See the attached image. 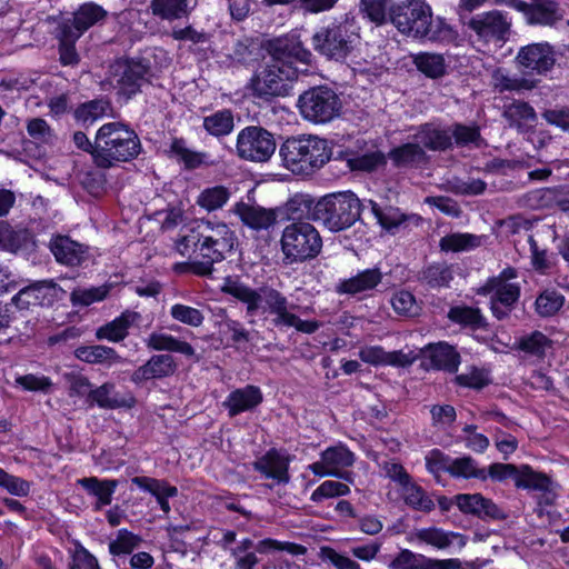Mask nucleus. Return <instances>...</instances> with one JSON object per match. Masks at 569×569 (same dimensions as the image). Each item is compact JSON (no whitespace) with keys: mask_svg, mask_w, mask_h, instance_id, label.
I'll use <instances>...</instances> for the list:
<instances>
[{"mask_svg":"<svg viewBox=\"0 0 569 569\" xmlns=\"http://www.w3.org/2000/svg\"><path fill=\"white\" fill-rule=\"evenodd\" d=\"M264 48L270 59L253 72L246 89L259 103H271L277 98L290 94L299 77L297 63L309 64L312 54L296 34L270 39Z\"/></svg>","mask_w":569,"mask_h":569,"instance_id":"1","label":"nucleus"},{"mask_svg":"<svg viewBox=\"0 0 569 569\" xmlns=\"http://www.w3.org/2000/svg\"><path fill=\"white\" fill-rule=\"evenodd\" d=\"M237 241L234 231L226 223L201 220L176 240V249L182 256L194 254L193 260L183 264L191 273L212 278L214 264L232 252Z\"/></svg>","mask_w":569,"mask_h":569,"instance_id":"2","label":"nucleus"},{"mask_svg":"<svg viewBox=\"0 0 569 569\" xmlns=\"http://www.w3.org/2000/svg\"><path fill=\"white\" fill-rule=\"evenodd\" d=\"M221 291L246 303L249 316H254L260 308L263 312L274 316L271 323L278 329L293 327L299 332L311 335L322 325L317 320L300 319L290 311L287 297L270 287H263L257 291L228 276L224 278Z\"/></svg>","mask_w":569,"mask_h":569,"instance_id":"3","label":"nucleus"},{"mask_svg":"<svg viewBox=\"0 0 569 569\" xmlns=\"http://www.w3.org/2000/svg\"><path fill=\"white\" fill-rule=\"evenodd\" d=\"M389 20L402 34L438 42H452L457 31L443 18H432L431 7L425 0H406L390 7Z\"/></svg>","mask_w":569,"mask_h":569,"instance_id":"4","label":"nucleus"},{"mask_svg":"<svg viewBox=\"0 0 569 569\" xmlns=\"http://www.w3.org/2000/svg\"><path fill=\"white\" fill-rule=\"evenodd\" d=\"M94 164L110 169L136 159L142 151L138 133L128 124L114 121L102 124L96 132Z\"/></svg>","mask_w":569,"mask_h":569,"instance_id":"5","label":"nucleus"},{"mask_svg":"<svg viewBox=\"0 0 569 569\" xmlns=\"http://www.w3.org/2000/svg\"><path fill=\"white\" fill-rule=\"evenodd\" d=\"M282 166L297 176H311L328 163L332 149L317 136L288 138L279 148Z\"/></svg>","mask_w":569,"mask_h":569,"instance_id":"6","label":"nucleus"},{"mask_svg":"<svg viewBox=\"0 0 569 569\" xmlns=\"http://www.w3.org/2000/svg\"><path fill=\"white\" fill-rule=\"evenodd\" d=\"M359 28L353 20H335L316 30L311 37L313 50L330 61L343 63L360 46Z\"/></svg>","mask_w":569,"mask_h":569,"instance_id":"7","label":"nucleus"},{"mask_svg":"<svg viewBox=\"0 0 569 569\" xmlns=\"http://www.w3.org/2000/svg\"><path fill=\"white\" fill-rule=\"evenodd\" d=\"M363 208L352 191L328 193L318 198L317 222L331 232H340L360 220Z\"/></svg>","mask_w":569,"mask_h":569,"instance_id":"8","label":"nucleus"},{"mask_svg":"<svg viewBox=\"0 0 569 569\" xmlns=\"http://www.w3.org/2000/svg\"><path fill=\"white\" fill-rule=\"evenodd\" d=\"M280 247L284 264L303 263L316 259L322 250V237L308 221L291 222L282 230Z\"/></svg>","mask_w":569,"mask_h":569,"instance_id":"9","label":"nucleus"},{"mask_svg":"<svg viewBox=\"0 0 569 569\" xmlns=\"http://www.w3.org/2000/svg\"><path fill=\"white\" fill-rule=\"evenodd\" d=\"M109 73L117 93L127 100L150 84L153 77L150 60L144 57H120L110 64Z\"/></svg>","mask_w":569,"mask_h":569,"instance_id":"10","label":"nucleus"},{"mask_svg":"<svg viewBox=\"0 0 569 569\" xmlns=\"http://www.w3.org/2000/svg\"><path fill=\"white\" fill-rule=\"evenodd\" d=\"M302 118L312 123H328L339 117L342 101L328 86H317L303 91L298 99Z\"/></svg>","mask_w":569,"mask_h":569,"instance_id":"11","label":"nucleus"},{"mask_svg":"<svg viewBox=\"0 0 569 569\" xmlns=\"http://www.w3.org/2000/svg\"><path fill=\"white\" fill-rule=\"evenodd\" d=\"M487 479L503 482L512 480L517 489L551 493L553 482L551 478L540 471L533 470L529 465L516 466L512 463L493 462L486 470Z\"/></svg>","mask_w":569,"mask_h":569,"instance_id":"12","label":"nucleus"},{"mask_svg":"<svg viewBox=\"0 0 569 569\" xmlns=\"http://www.w3.org/2000/svg\"><path fill=\"white\" fill-rule=\"evenodd\" d=\"M277 148L271 132L260 126H248L237 137L236 150L239 158L253 162H266Z\"/></svg>","mask_w":569,"mask_h":569,"instance_id":"13","label":"nucleus"},{"mask_svg":"<svg viewBox=\"0 0 569 569\" xmlns=\"http://www.w3.org/2000/svg\"><path fill=\"white\" fill-rule=\"evenodd\" d=\"M66 291L54 280H38L21 288L11 299L20 310L30 307H51L62 300Z\"/></svg>","mask_w":569,"mask_h":569,"instance_id":"14","label":"nucleus"},{"mask_svg":"<svg viewBox=\"0 0 569 569\" xmlns=\"http://www.w3.org/2000/svg\"><path fill=\"white\" fill-rule=\"evenodd\" d=\"M467 26L486 42L505 43L511 33L512 23L507 12L495 9L473 16Z\"/></svg>","mask_w":569,"mask_h":569,"instance_id":"15","label":"nucleus"},{"mask_svg":"<svg viewBox=\"0 0 569 569\" xmlns=\"http://www.w3.org/2000/svg\"><path fill=\"white\" fill-rule=\"evenodd\" d=\"M557 62L555 47L549 42H535L521 47L515 58V63L526 73L547 76Z\"/></svg>","mask_w":569,"mask_h":569,"instance_id":"16","label":"nucleus"},{"mask_svg":"<svg viewBox=\"0 0 569 569\" xmlns=\"http://www.w3.org/2000/svg\"><path fill=\"white\" fill-rule=\"evenodd\" d=\"M457 507L463 515L478 518L485 522L505 521L509 518V513L503 507L480 492L458 493Z\"/></svg>","mask_w":569,"mask_h":569,"instance_id":"17","label":"nucleus"},{"mask_svg":"<svg viewBox=\"0 0 569 569\" xmlns=\"http://www.w3.org/2000/svg\"><path fill=\"white\" fill-rule=\"evenodd\" d=\"M521 13L528 26L557 27L566 11L558 0H530L523 2Z\"/></svg>","mask_w":569,"mask_h":569,"instance_id":"18","label":"nucleus"},{"mask_svg":"<svg viewBox=\"0 0 569 569\" xmlns=\"http://www.w3.org/2000/svg\"><path fill=\"white\" fill-rule=\"evenodd\" d=\"M420 366L426 370L457 372L460 365L459 352L447 342L429 343L420 349Z\"/></svg>","mask_w":569,"mask_h":569,"instance_id":"19","label":"nucleus"},{"mask_svg":"<svg viewBox=\"0 0 569 569\" xmlns=\"http://www.w3.org/2000/svg\"><path fill=\"white\" fill-rule=\"evenodd\" d=\"M368 203L380 227L392 236L401 230L418 227L422 221V218L419 214L405 213L393 206L380 207L373 200H369Z\"/></svg>","mask_w":569,"mask_h":569,"instance_id":"20","label":"nucleus"},{"mask_svg":"<svg viewBox=\"0 0 569 569\" xmlns=\"http://www.w3.org/2000/svg\"><path fill=\"white\" fill-rule=\"evenodd\" d=\"M49 249L56 261L67 267H79L90 258L88 246L64 234L53 236L50 239Z\"/></svg>","mask_w":569,"mask_h":569,"instance_id":"21","label":"nucleus"},{"mask_svg":"<svg viewBox=\"0 0 569 569\" xmlns=\"http://www.w3.org/2000/svg\"><path fill=\"white\" fill-rule=\"evenodd\" d=\"M355 460V453L347 446L339 443L323 450L321 452V460L311 463L309 469L316 476L328 477L336 475L341 469L351 467Z\"/></svg>","mask_w":569,"mask_h":569,"instance_id":"22","label":"nucleus"},{"mask_svg":"<svg viewBox=\"0 0 569 569\" xmlns=\"http://www.w3.org/2000/svg\"><path fill=\"white\" fill-rule=\"evenodd\" d=\"M551 348L552 340L538 330L519 337L511 347L519 360L531 365L542 361Z\"/></svg>","mask_w":569,"mask_h":569,"instance_id":"23","label":"nucleus"},{"mask_svg":"<svg viewBox=\"0 0 569 569\" xmlns=\"http://www.w3.org/2000/svg\"><path fill=\"white\" fill-rule=\"evenodd\" d=\"M176 370L177 363L171 355H153L146 363L138 367L132 372L130 380L136 385H141L149 380L170 377L176 372Z\"/></svg>","mask_w":569,"mask_h":569,"instance_id":"24","label":"nucleus"},{"mask_svg":"<svg viewBox=\"0 0 569 569\" xmlns=\"http://www.w3.org/2000/svg\"><path fill=\"white\" fill-rule=\"evenodd\" d=\"M263 401V395L258 386L247 385L234 389L222 402L228 416L233 418L242 412L256 410Z\"/></svg>","mask_w":569,"mask_h":569,"instance_id":"25","label":"nucleus"},{"mask_svg":"<svg viewBox=\"0 0 569 569\" xmlns=\"http://www.w3.org/2000/svg\"><path fill=\"white\" fill-rule=\"evenodd\" d=\"M526 206L532 209L557 207L562 212H569V188H541L526 193L522 198Z\"/></svg>","mask_w":569,"mask_h":569,"instance_id":"26","label":"nucleus"},{"mask_svg":"<svg viewBox=\"0 0 569 569\" xmlns=\"http://www.w3.org/2000/svg\"><path fill=\"white\" fill-rule=\"evenodd\" d=\"M413 140L425 150L445 152L453 148V141H450L448 126H441L435 122L420 124Z\"/></svg>","mask_w":569,"mask_h":569,"instance_id":"27","label":"nucleus"},{"mask_svg":"<svg viewBox=\"0 0 569 569\" xmlns=\"http://www.w3.org/2000/svg\"><path fill=\"white\" fill-rule=\"evenodd\" d=\"M288 457H283L276 448L269 449L263 456L252 462L253 470L262 473L267 479L287 485L290 481Z\"/></svg>","mask_w":569,"mask_h":569,"instance_id":"28","label":"nucleus"},{"mask_svg":"<svg viewBox=\"0 0 569 569\" xmlns=\"http://www.w3.org/2000/svg\"><path fill=\"white\" fill-rule=\"evenodd\" d=\"M88 405L90 407L96 405L107 410L132 408L136 405V398L131 393L120 395L116 391V385L113 382H104L92 389L89 393Z\"/></svg>","mask_w":569,"mask_h":569,"instance_id":"29","label":"nucleus"},{"mask_svg":"<svg viewBox=\"0 0 569 569\" xmlns=\"http://www.w3.org/2000/svg\"><path fill=\"white\" fill-rule=\"evenodd\" d=\"M234 212L240 217L243 224L256 231L267 230L277 221V214L273 209H266L244 202L237 203Z\"/></svg>","mask_w":569,"mask_h":569,"instance_id":"30","label":"nucleus"},{"mask_svg":"<svg viewBox=\"0 0 569 569\" xmlns=\"http://www.w3.org/2000/svg\"><path fill=\"white\" fill-rule=\"evenodd\" d=\"M140 319V313L131 310L123 311L119 317L104 323L96 330L98 340L120 342L129 335L131 326Z\"/></svg>","mask_w":569,"mask_h":569,"instance_id":"31","label":"nucleus"},{"mask_svg":"<svg viewBox=\"0 0 569 569\" xmlns=\"http://www.w3.org/2000/svg\"><path fill=\"white\" fill-rule=\"evenodd\" d=\"M141 542V537L127 529L117 532L116 539L109 542V552L119 569H128L127 559Z\"/></svg>","mask_w":569,"mask_h":569,"instance_id":"32","label":"nucleus"},{"mask_svg":"<svg viewBox=\"0 0 569 569\" xmlns=\"http://www.w3.org/2000/svg\"><path fill=\"white\" fill-rule=\"evenodd\" d=\"M502 116L511 128H516L521 133L528 132L537 121L535 109L522 100H515L506 106Z\"/></svg>","mask_w":569,"mask_h":569,"instance_id":"33","label":"nucleus"},{"mask_svg":"<svg viewBox=\"0 0 569 569\" xmlns=\"http://www.w3.org/2000/svg\"><path fill=\"white\" fill-rule=\"evenodd\" d=\"M388 157L398 168H417L429 161L425 149L415 140L391 149Z\"/></svg>","mask_w":569,"mask_h":569,"instance_id":"34","label":"nucleus"},{"mask_svg":"<svg viewBox=\"0 0 569 569\" xmlns=\"http://www.w3.org/2000/svg\"><path fill=\"white\" fill-rule=\"evenodd\" d=\"M131 482L143 491H147L156 497L161 510L164 513L170 512V505L168 498L176 497L178 489L170 486L166 480H159L150 477H133Z\"/></svg>","mask_w":569,"mask_h":569,"instance_id":"35","label":"nucleus"},{"mask_svg":"<svg viewBox=\"0 0 569 569\" xmlns=\"http://www.w3.org/2000/svg\"><path fill=\"white\" fill-rule=\"evenodd\" d=\"M381 281L382 272L379 268L366 269L341 281L338 286V292L356 296L375 289Z\"/></svg>","mask_w":569,"mask_h":569,"instance_id":"36","label":"nucleus"},{"mask_svg":"<svg viewBox=\"0 0 569 569\" xmlns=\"http://www.w3.org/2000/svg\"><path fill=\"white\" fill-rule=\"evenodd\" d=\"M90 496L97 498L94 510H100L112 501V496L119 485L116 479H99L97 477H86L77 481Z\"/></svg>","mask_w":569,"mask_h":569,"instance_id":"37","label":"nucleus"},{"mask_svg":"<svg viewBox=\"0 0 569 569\" xmlns=\"http://www.w3.org/2000/svg\"><path fill=\"white\" fill-rule=\"evenodd\" d=\"M318 199L307 193H296L286 203L288 219L292 222H317Z\"/></svg>","mask_w":569,"mask_h":569,"instance_id":"38","label":"nucleus"},{"mask_svg":"<svg viewBox=\"0 0 569 569\" xmlns=\"http://www.w3.org/2000/svg\"><path fill=\"white\" fill-rule=\"evenodd\" d=\"M144 343L149 350L178 352L189 358L196 356L194 349L189 342L168 333L151 332L144 339Z\"/></svg>","mask_w":569,"mask_h":569,"instance_id":"39","label":"nucleus"},{"mask_svg":"<svg viewBox=\"0 0 569 569\" xmlns=\"http://www.w3.org/2000/svg\"><path fill=\"white\" fill-rule=\"evenodd\" d=\"M197 0H152V13L163 20H177L188 17L197 7Z\"/></svg>","mask_w":569,"mask_h":569,"instance_id":"40","label":"nucleus"},{"mask_svg":"<svg viewBox=\"0 0 569 569\" xmlns=\"http://www.w3.org/2000/svg\"><path fill=\"white\" fill-rule=\"evenodd\" d=\"M74 356L83 362L108 367L122 361V357L113 348L103 345L80 346L74 350Z\"/></svg>","mask_w":569,"mask_h":569,"instance_id":"41","label":"nucleus"},{"mask_svg":"<svg viewBox=\"0 0 569 569\" xmlns=\"http://www.w3.org/2000/svg\"><path fill=\"white\" fill-rule=\"evenodd\" d=\"M415 536L419 541L438 549H446L451 546L453 541H457L460 548L465 547L467 543L466 536L459 532L445 531L437 527L419 529L415 532Z\"/></svg>","mask_w":569,"mask_h":569,"instance_id":"42","label":"nucleus"},{"mask_svg":"<svg viewBox=\"0 0 569 569\" xmlns=\"http://www.w3.org/2000/svg\"><path fill=\"white\" fill-rule=\"evenodd\" d=\"M447 317L451 322L471 331L488 329L489 327L479 308L466 305L451 307Z\"/></svg>","mask_w":569,"mask_h":569,"instance_id":"43","label":"nucleus"},{"mask_svg":"<svg viewBox=\"0 0 569 569\" xmlns=\"http://www.w3.org/2000/svg\"><path fill=\"white\" fill-rule=\"evenodd\" d=\"M112 109L111 102L108 98L101 97L90 101L80 103L73 110V118L77 122L88 127L94 123L98 119L107 114Z\"/></svg>","mask_w":569,"mask_h":569,"instance_id":"44","label":"nucleus"},{"mask_svg":"<svg viewBox=\"0 0 569 569\" xmlns=\"http://www.w3.org/2000/svg\"><path fill=\"white\" fill-rule=\"evenodd\" d=\"M418 279L432 289L449 287L453 279L452 266L445 261L433 262L419 272Z\"/></svg>","mask_w":569,"mask_h":569,"instance_id":"45","label":"nucleus"},{"mask_svg":"<svg viewBox=\"0 0 569 569\" xmlns=\"http://www.w3.org/2000/svg\"><path fill=\"white\" fill-rule=\"evenodd\" d=\"M402 499L405 505L415 511L430 513L436 508L432 497L412 480L402 488Z\"/></svg>","mask_w":569,"mask_h":569,"instance_id":"46","label":"nucleus"},{"mask_svg":"<svg viewBox=\"0 0 569 569\" xmlns=\"http://www.w3.org/2000/svg\"><path fill=\"white\" fill-rule=\"evenodd\" d=\"M234 128V116L230 109L218 110L203 118V129L212 137H224Z\"/></svg>","mask_w":569,"mask_h":569,"instance_id":"47","label":"nucleus"},{"mask_svg":"<svg viewBox=\"0 0 569 569\" xmlns=\"http://www.w3.org/2000/svg\"><path fill=\"white\" fill-rule=\"evenodd\" d=\"M2 249L12 253L34 251L36 241L33 234L27 229L14 230L7 224Z\"/></svg>","mask_w":569,"mask_h":569,"instance_id":"48","label":"nucleus"},{"mask_svg":"<svg viewBox=\"0 0 569 569\" xmlns=\"http://www.w3.org/2000/svg\"><path fill=\"white\" fill-rule=\"evenodd\" d=\"M170 153L179 162H182L184 169L193 170L202 166L206 161L207 154L190 150L187 147L186 140L182 138H174L170 144Z\"/></svg>","mask_w":569,"mask_h":569,"instance_id":"49","label":"nucleus"},{"mask_svg":"<svg viewBox=\"0 0 569 569\" xmlns=\"http://www.w3.org/2000/svg\"><path fill=\"white\" fill-rule=\"evenodd\" d=\"M413 63L428 78L437 79L446 74V62L441 54L420 52L413 57Z\"/></svg>","mask_w":569,"mask_h":569,"instance_id":"50","label":"nucleus"},{"mask_svg":"<svg viewBox=\"0 0 569 569\" xmlns=\"http://www.w3.org/2000/svg\"><path fill=\"white\" fill-rule=\"evenodd\" d=\"M448 130L450 141H453V146L467 147L469 144H475L476 147H480L482 138L480 128L477 124L468 126L455 122L451 126H448Z\"/></svg>","mask_w":569,"mask_h":569,"instance_id":"51","label":"nucleus"},{"mask_svg":"<svg viewBox=\"0 0 569 569\" xmlns=\"http://www.w3.org/2000/svg\"><path fill=\"white\" fill-rule=\"evenodd\" d=\"M108 17L107 10L94 2H86L81 4L73 13V19L86 32L97 23L103 22Z\"/></svg>","mask_w":569,"mask_h":569,"instance_id":"52","label":"nucleus"},{"mask_svg":"<svg viewBox=\"0 0 569 569\" xmlns=\"http://www.w3.org/2000/svg\"><path fill=\"white\" fill-rule=\"evenodd\" d=\"M481 244V237L472 233H451L442 237L439 247L442 251H468Z\"/></svg>","mask_w":569,"mask_h":569,"instance_id":"53","label":"nucleus"},{"mask_svg":"<svg viewBox=\"0 0 569 569\" xmlns=\"http://www.w3.org/2000/svg\"><path fill=\"white\" fill-rule=\"evenodd\" d=\"M538 80L526 77H510L502 72L495 74V88L500 92L516 91L522 92L537 88Z\"/></svg>","mask_w":569,"mask_h":569,"instance_id":"54","label":"nucleus"},{"mask_svg":"<svg viewBox=\"0 0 569 569\" xmlns=\"http://www.w3.org/2000/svg\"><path fill=\"white\" fill-rule=\"evenodd\" d=\"M450 476L455 478H476L482 481L487 480L486 469L478 468L477 461L470 456L453 459Z\"/></svg>","mask_w":569,"mask_h":569,"instance_id":"55","label":"nucleus"},{"mask_svg":"<svg viewBox=\"0 0 569 569\" xmlns=\"http://www.w3.org/2000/svg\"><path fill=\"white\" fill-rule=\"evenodd\" d=\"M230 192L223 186H216L204 189L199 198L198 204L208 211L220 209L229 199Z\"/></svg>","mask_w":569,"mask_h":569,"instance_id":"56","label":"nucleus"},{"mask_svg":"<svg viewBox=\"0 0 569 569\" xmlns=\"http://www.w3.org/2000/svg\"><path fill=\"white\" fill-rule=\"evenodd\" d=\"M346 160L347 168L351 171L360 170L370 172L386 163L385 154L380 151L368 152L357 157H348Z\"/></svg>","mask_w":569,"mask_h":569,"instance_id":"57","label":"nucleus"},{"mask_svg":"<svg viewBox=\"0 0 569 569\" xmlns=\"http://www.w3.org/2000/svg\"><path fill=\"white\" fill-rule=\"evenodd\" d=\"M110 291V286L103 284L89 289H77L71 292L70 300L73 306H90L103 300Z\"/></svg>","mask_w":569,"mask_h":569,"instance_id":"58","label":"nucleus"},{"mask_svg":"<svg viewBox=\"0 0 569 569\" xmlns=\"http://www.w3.org/2000/svg\"><path fill=\"white\" fill-rule=\"evenodd\" d=\"M391 0H361V12L376 24H382L387 21L388 10L390 11Z\"/></svg>","mask_w":569,"mask_h":569,"instance_id":"59","label":"nucleus"},{"mask_svg":"<svg viewBox=\"0 0 569 569\" xmlns=\"http://www.w3.org/2000/svg\"><path fill=\"white\" fill-rule=\"evenodd\" d=\"M565 297L556 291H543L536 299V310L541 317L553 316L561 309Z\"/></svg>","mask_w":569,"mask_h":569,"instance_id":"60","label":"nucleus"},{"mask_svg":"<svg viewBox=\"0 0 569 569\" xmlns=\"http://www.w3.org/2000/svg\"><path fill=\"white\" fill-rule=\"evenodd\" d=\"M172 319L190 327H200L203 323V313L193 307L176 303L170 308Z\"/></svg>","mask_w":569,"mask_h":569,"instance_id":"61","label":"nucleus"},{"mask_svg":"<svg viewBox=\"0 0 569 569\" xmlns=\"http://www.w3.org/2000/svg\"><path fill=\"white\" fill-rule=\"evenodd\" d=\"M349 492L350 488L348 485L340 481L327 480L311 493L310 500L312 502H321L325 499L347 496Z\"/></svg>","mask_w":569,"mask_h":569,"instance_id":"62","label":"nucleus"},{"mask_svg":"<svg viewBox=\"0 0 569 569\" xmlns=\"http://www.w3.org/2000/svg\"><path fill=\"white\" fill-rule=\"evenodd\" d=\"M27 132L37 143L53 144L56 140L53 131L42 118L30 119L27 123Z\"/></svg>","mask_w":569,"mask_h":569,"instance_id":"63","label":"nucleus"},{"mask_svg":"<svg viewBox=\"0 0 569 569\" xmlns=\"http://www.w3.org/2000/svg\"><path fill=\"white\" fill-rule=\"evenodd\" d=\"M428 558L423 555L415 553L408 549H402L390 562V569H422Z\"/></svg>","mask_w":569,"mask_h":569,"instance_id":"64","label":"nucleus"}]
</instances>
